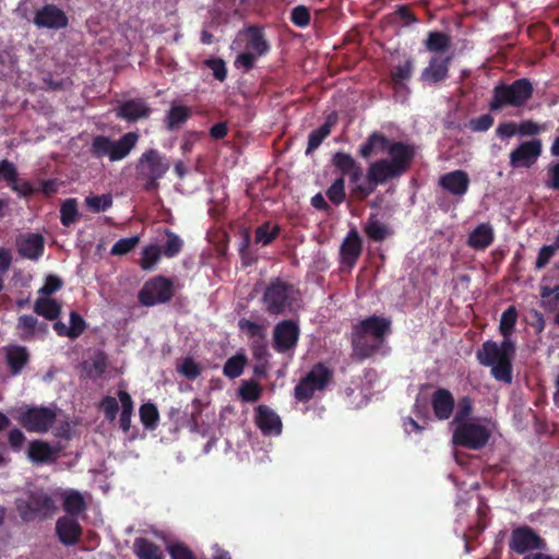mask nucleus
Masks as SVG:
<instances>
[{
	"instance_id": "1",
	"label": "nucleus",
	"mask_w": 559,
	"mask_h": 559,
	"mask_svg": "<svg viewBox=\"0 0 559 559\" xmlns=\"http://www.w3.org/2000/svg\"><path fill=\"white\" fill-rule=\"evenodd\" d=\"M390 318L372 314L357 322L350 333L353 357L364 361L376 355L391 333Z\"/></svg>"
},
{
	"instance_id": "2",
	"label": "nucleus",
	"mask_w": 559,
	"mask_h": 559,
	"mask_svg": "<svg viewBox=\"0 0 559 559\" xmlns=\"http://www.w3.org/2000/svg\"><path fill=\"white\" fill-rule=\"evenodd\" d=\"M264 311L272 317L296 314L301 307L300 289L277 276L265 285L261 297Z\"/></svg>"
},
{
	"instance_id": "3",
	"label": "nucleus",
	"mask_w": 559,
	"mask_h": 559,
	"mask_svg": "<svg viewBox=\"0 0 559 559\" xmlns=\"http://www.w3.org/2000/svg\"><path fill=\"white\" fill-rule=\"evenodd\" d=\"M515 350L516 346L512 340H503L501 344L488 340L477 349L476 358L481 366L491 368L490 373L497 381L511 384Z\"/></svg>"
},
{
	"instance_id": "4",
	"label": "nucleus",
	"mask_w": 559,
	"mask_h": 559,
	"mask_svg": "<svg viewBox=\"0 0 559 559\" xmlns=\"http://www.w3.org/2000/svg\"><path fill=\"white\" fill-rule=\"evenodd\" d=\"M245 38L246 51L240 52L235 59V67L243 73L250 72L260 57L271 51V44L266 38L264 27L258 24H249L239 33Z\"/></svg>"
},
{
	"instance_id": "5",
	"label": "nucleus",
	"mask_w": 559,
	"mask_h": 559,
	"mask_svg": "<svg viewBox=\"0 0 559 559\" xmlns=\"http://www.w3.org/2000/svg\"><path fill=\"white\" fill-rule=\"evenodd\" d=\"M534 87L526 79H518L511 84H498L492 90V97L489 102L490 111H499L506 107H523L533 96Z\"/></svg>"
},
{
	"instance_id": "6",
	"label": "nucleus",
	"mask_w": 559,
	"mask_h": 559,
	"mask_svg": "<svg viewBox=\"0 0 559 559\" xmlns=\"http://www.w3.org/2000/svg\"><path fill=\"white\" fill-rule=\"evenodd\" d=\"M169 168L170 162L157 148L144 151L135 166L136 177L143 182L145 191L156 190L159 187V180Z\"/></svg>"
},
{
	"instance_id": "7",
	"label": "nucleus",
	"mask_w": 559,
	"mask_h": 559,
	"mask_svg": "<svg viewBox=\"0 0 559 559\" xmlns=\"http://www.w3.org/2000/svg\"><path fill=\"white\" fill-rule=\"evenodd\" d=\"M400 177L401 174L389 163V158H381L369 165L366 183L356 185L352 188L350 193L357 200H365L374 192L379 185Z\"/></svg>"
},
{
	"instance_id": "8",
	"label": "nucleus",
	"mask_w": 559,
	"mask_h": 559,
	"mask_svg": "<svg viewBox=\"0 0 559 559\" xmlns=\"http://www.w3.org/2000/svg\"><path fill=\"white\" fill-rule=\"evenodd\" d=\"M491 437L488 427L469 421L455 426L452 435V442L456 447L478 451L485 448Z\"/></svg>"
},
{
	"instance_id": "9",
	"label": "nucleus",
	"mask_w": 559,
	"mask_h": 559,
	"mask_svg": "<svg viewBox=\"0 0 559 559\" xmlns=\"http://www.w3.org/2000/svg\"><path fill=\"white\" fill-rule=\"evenodd\" d=\"M174 295L175 289L173 280L163 275H157L145 282L139 292L138 298L141 305L152 307L170 301Z\"/></svg>"
},
{
	"instance_id": "10",
	"label": "nucleus",
	"mask_w": 559,
	"mask_h": 559,
	"mask_svg": "<svg viewBox=\"0 0 559 559\" xmlns=\"http://www.w3.org/2000/svg\"><path fill=\"white\" fill-rule=\"evenodd\" d=\"M57 413L55 409L46 406H33L21 412L17 416L19 423L29 432L45 433L55 424Z\"/></svg>"
},
{
	"instance_id": "11",
	"label": "nucleus",
	"mask_w": 559,
	"mask_h": 559,
	"mask_svg": "<svg viewBox=\"0 0 559 559\" xmlns=\"http://www.w3.org/2000/svg\"><path fill=\"white\" fill-rule=\"evenodd\" d=\"M299 337L300 328L298 322L292 319L282 320L273 329V348L280 354L294 350Z\"/></svg>"
},
{
	"instance_id": "12",
	"label": "nucleus",
	"mask_w": 559,
	"mask_h": 559,
	"mask_svg": "<svg viewBox=\"0 0 559 559\" xmlns=\"http://www.w3.org/2000/svg\"><path fill=\"white\" fill-rule=\"evenodd\" d=\"M543 144L542 140L533 139L531 141L522 142L509 155V165L513 169L531 168L533 167L538 157L542 155Z\"/></svg>"
},
{
	"instance_id": "13",
	"label": "nucleus",
	"mask_w": 559,
	"mask_h": 559,
	"mask_svg": "<svg viewBox=\"0 0 559 559\" xmlns=\"http://www.w3.org/2000/svg\"><path fill=\"white\" fill-rule=\"evenodd\" d=\"M509 547L515 554L524 555L530 550L542 549L544 540L530 526H520L512 531Z\"/></svg>"
},
{
	"instance_id": "14",
	"label": "nucleus",
	"mask_w": 559,
	"mask_h": 559,
	"mask_svg": "<svg viewBox=\"0 0 559 559\" xmlns=\"http://www.w3.org/2000/svg\"><path fill=\"white\" fill-rule=\"evenodd\" d=\"M362 253V239L356 228H352L340 247V263L352 270Z\"/></svg>"
},
{
	"instance_id": "15",
	"label": "nucleus",
	"mask_w": 559,
	"mask_h": 559,
	"mask_svg": "<svg viewBox=\"0 0 559 559\" xmlns=\"http://www.w3.org/2000/svg\"><path fill=\"white\" fill-rule=\"evenodd\" d=\"M33 23L39 28L60 29L68 26L69 19L57 5L45 4L36 11Z\"/></svg>"
},
{
	"instance_id": "16",
	"label": "nucleus",
	"mask_w": 559,
	"mask_h": 559,
	"mask_svg": "<svg viewBox=\"0 0 559 559\" xmlns=\"http://www.w3.org/2000/svg\"><path fill=\"white\" fill-rule=\"evenodd\" d=\"M390 155L389 163L403 176L412 165L415 156L414 147L404 142H390L385 148Z\"/></svg>"
},
{
	"instance_id": "17",
	"label": "nucleus",
	"mask_w": 559,
	"mask_h": 559,
	"mask_svg": "<svg viewBox=\"0 0 559 559\" xmlns=\"http://www.w3.org/2000/svg\"><path fill=\"white\" fill-rule=\"evenodd\" d=\"M471 179L465 170L456 169L439 177L438 185L453 197H464L469 188Z\"/></svg>"
},
{
	"instance_id": "18",
	"label": "nucleus",
	"mask_w": 559,
	"mask_h": 559,
	"mask_svg": "<svg viewBox=\"0 0 559 559\" xmlns=\"http://www.w3.org/2000/svg\"><path fill=\"white\" fill-rule=\"evenodd\" d=\"M451 60V56L444 58L439 56L431 57L428 66L420 73V81L430 85L445 81L449 78Z\"/></svg>"
},
{
	"instance_id": "19",
	"label": "nucleus",
	"mask_w": 559,
	"mask_h": 559,
	"mask_svg": "<svg viewBox=\"0 0 559 559\" xmlns=\"http://www.w3.org/2000/svg\"><path fill=\"white\" fill-rule=\"evenodd\" d=\"M56 535L64 546H74L81 539L82 526L71 516H61L56 522Z\"/></svg>"
},
{
	"instance_id": "20",
	"label": "nucleus",
	"mask_w": 559,
	"mask_h": 559,
	"mask_svg": "<svg viewBox=\"0 0 559 559\" xmlns=\"http://www.w3.org/2000/svg\"><path fill=\"white\" fill-rule=\"evenodd\" d=\"M152 112L148 104L142 98H132L123 102L117 109V117L128 122L146 119Z\"/></svg>"
},
{
	"instance_id": "21",
	"label": "nucleus",
	"mask_w": 559,
	"mask_h": 559,
	"mask_svg": "<svg viewBox=\"0 0 559 559\" xmlns=\"http://www.w3.org/2000/svg\"><path fill=\"white\" fill-rule=\"evenodd\" d=\"M4 354L5 364L12 377L19 376L31 359L29 352L22 345L5 346Z\"/></svg>"
},
{
	"instance_id": "22",
	"label": "nucleus",
	"mask_w": 559,
	"mask_h": 559,
	"mask_svg": "<svg viewBox=\"0 0 559 559\" xmlns=\"http://www.w3.org/2000/svg\"><path fill=\"white\" fill-rule=\"evenodd\" d=\"M56 509L53 499L45 492H32L26 501V511L23 513V519L27 515H41L44 518L50 516Z\"/></svg>"
},
{
	"instance_id": "23",
	"label": "nucleus",
	"mask_w": 559,
	"mask_h": 559,
	"mask_svg": "<svg viewBox=\"0 0 559 559\" xmlns=\"http://www.w3.org/2000/svg\"><path fill=\"white\" fill-rule=\"evenodd\" d=\"M431 406L435 416L439 420H447L453 414L455 401L448 389L439 388L432 393Z\"/></svg>"
},
{
	"instance_id": "24",
	"label": "nucleus",
	"mask_w": 559,
	"mask_h": 559,
	"mask_svg": "<svg viewBox=\"0 0 559 559\" xmlns=\"http://www.w3.org/2000/svg\"><path fill=\"white\" fill-rule=\"evenodd\" d=\"M140 135L136 132H127L119 140L109 138V160L118 162L124 159L139 142Z\"/></svg>"
},
{
	"instance_id": "25",
	"label": "nucleus",
	"mask_w": 559,
	"mask_h": 559,
	"mask_svg": "<svg viewBox=\"0 0 559 559\" xmlns=\"http://www.w3.org/2000/svg\"><path fill=\"white\" fill-rule=\"evenodd\" d=\"M255 424L264 435H278L282 431L280 416L266 405H259L255 408Z\"/></svg>"
},
{
	"instance_id": "26",
	"label": "nucleus",
	"mask_w": 559,
	"mask_h": 559,
	"mask_svg": "<svg viewBox=\"0 0 559 559\" xmlns=\"http://www.w3.org/2000/svg\"><path fill=\"white\" fill-rule=\"evenodd\" d=\"M27 456L33 463L48 464L56 461L58 450L46 441L34 440L28 444Z\"/></svg>"
},
{
	"instance_id": "27",
	"label": "nucleus",
	"mask_w": 559,
	"mask_h": 559,
	"mask_svg": "<svg viewBox=\"0 0 559 559\" xmlns=\"http://www.w3.org/2000/svg\"><path fill=\"white\" fill-rule=\"evenodd\" d=\"M495 240L493 228L489 223L477 225L467 237V246L475 250H485Z\"/></svg>"
},
{
	"instance_id": "28",
	"label": "nucleus",
	"mask_w": 559,
	"mask_h": 559,
	"mask_svg": "<svg viewBox=\"0 0 559 559\" xmlns=\"http://www.w3.org/2000/svg\"><path fill=\"white\" fill-rule=\"evenodd\" d=\"M19 253L29 260H38L45 250L44 237L40 234H28L19 241Z\"/></svg>"
},
{
	"instance_id": "29",
	"label": "nucleus",
	"mask_w": 559,
	"mask_h": 559,
	"mask_svg": "<svg viewBox=\"0 0 559 559\" xmlns=\"http://www.w3.org/2000/svg\"><path fill=\"white\" fill-rule=\"evenodd\" d=\"M314 389L323 391L333 379V370L323 362L312 366L310 371L304 377Z\"/></svg>"
},
{
	"instance_id": "30",
	"label": "nucleus",
	"mask_w": 559,
	"mask_h": 559,
	"mask_svg": "<svg viewBox=\"0 0 559 559\" xmlns=\"http://www.w3.org/2000/svg\"><path fill=\"white\" fill-rule=\"evenodd\" d=\"M133 552L139 559H164L159 546L145 537L134 539Z\"/></svg>"
},
{
	"instance_id": "31",
	"label": "nucleus",
	"mask_w": 559,
	"mask_h": 559,
	"mask_svg": "<svg viewBox=\"0 0 559 559\" xmlns=\"http://www.w3.org/2000/svg\"><path fill=\"white\" fill-rule=\"evenodd\" d=\"M389 144V139L380 133V132H373L371 133L367 140L360 145L359 147V154L364 158H368L373 153H377L379 151H385Z\"/></svg>"
},
{
	"instance_id": "32",
	"label": "nucleus",
	"mask_w": 559,
	"mask_h": 559,
	"mask_svg": "<svg viewBox=\"0 0 559 559\" xmlns=\"http://www.w3.org/2000/svg\"><path fill=\"white\" fill-rule=\"evenodd\" d=\"M118 399L121 403V413L119 417V426L127 433L131 428V417L133 415L134 404L131 395L123 390H119Z\"/></svg>"
},
{
	"instance_id": "33",
	"label": "nucleus",
	"mask_w": 559,
	"mask_h": 559,
	"mask_svg": "<svg viewBox=\"0 0 559 559\" xmlns=\"http://www.w3.org/2000/svg\"><path fill=\"white\" fill-rule=\"evenodd\" d=\"M364 231L374 242H382L390 235L389 227L381 223L374 214H371L367 219Z\"/></svg>"
},
{
	"instance_id": "34",
	"label": "nucleus",
	"mask_w": 559,
	"mask_h": 559,
	"mask_svg": "<svg viewBox=\"0 0 559 559\" xmlns=\"http://www.w3.org/2000/svg\"><path fill=\"white\" fill-rule=\"evenodd\" d=\"M34 311L47 320L53 321L61 313L60 304L49 297L38 298L34 304Z\"/></svg>"
},
{
	"instance_id": "35",
	"label": "nucleus",
	"mask_w": 559,
	"mask_h": 559,
	"mask_svg": "<svg viewBox=\"0 0 559 559\" xmlns=\"http://www.w3.org/2000/svg\"><path fill=\"white\" fill-rule=\"evenodd\" d=\"M192 116V110L188 106L175 105L173 106L165 118L166 128L169 131L179 128Z\"/></svg>"
},
{
	"instance_id": "36",
	"label": "nucleus",
	"mask_w": 559,
	"mask_h": 559,
	"mask_svg": "<svg viewBox=\"0 0 559 559\" xmlns=\"http://www.w3.org/2000/svg\"><path fill=\"white\" fill-rule=\"evenodd\" d=\"M139 416L145 429L155 430L157 428L159 424V412L154 403L147 402L142 404L139 409Z\"/></svg>"
},
{
	"instance_id": "37",
	"label": "nucleus",
	"mask_w": 559,
	"mask_h": 559,
	"mask_svg": "<svg viewBox=\"0 0 559 559\" xmlns=\"http://www.w3.org/2000/svg\"><path fill=\"white\" fill-rule=\"evenodd\" d=\"M425 46L431 52H444L451 46V37L443 32H429Z\"/></svg>"
},
{
	"instance_id": "38",
	"label": "nucleus",
	"mask_w": 559,
	"mask_h": 559,
	"mask_svg": "<svg viewBox=\"0 0 559 559\" xmlns=\"http://www.w3.org/2000/svg\"><path fill=\"white\" fill-rule=\"evenodd\" d=\"M281 233V227L275 225L271 228L270 222H264L255 228L254 241L262 246H267L274 241Z\"/></svg>"
},
{
	"instance_id": "39",
	"label": "nucleus",
	"mask_w": 559,
	"mask_h": 559,
	"mask_svg": "<svg viewBox=\"0 0 559 559\" xmlns=\"http://www.w3.org/2000/svg\"><path fill=\"white\" fill-rule=\"evenodd\" d=\"M63 509L70 515H79L86 509L83 496L76 490H71L66 493L63 498Z\"/></svg>"
},
{
	"instance_id": "40",
	"label": "nucleus",
	"mask_w": 559,
	"mask_h": 559,
	"mask_svg": "<svg viewBox=\"0 0 559 559\" xmlns=\"http://www.w3.org/2000/svg\"><path fill=\"white\" fill-rule=\"evenodd\" d=\"M78 201L74 198L66 199L60 206V222L69 227L79 219Z\"/></svg>"
},
{
	"instance_id": "41",
	"label": "nucleus",
	"mask_w": 559,
	"mask_h": 559,
	"mask_svg": "<svg viewBox=\"0 0 559 559\" xmlns=\"http://www.w3.org/2000/svg\"><path fill=\"white\" fill-rule=\"evenodd\" d=\"M518 321V311L514 306L508 307L501 314L499 331L503 340H511L510 336L514 331Z\"/></svg>"
},
{
	"instance_id": "42",
	"label": "nucleus",
	"mask_w": 559,
	"mask_h": 559,
	"mask_svg": "<svg viewBox=\"0 0 559 559\" xmlns=\"http://www.w3.org/2000/svg\"><path fill=\"white\" fill-rule=\"evenodd\" d=\"M474 411V401L471 396L464 395L459 399L456 412L454 414L453 424L469 423V418Z\"/></svg>"
},
{
	"instance_id": "43",
	"label": "nucleus",
	"mask_w": 559,
	"mask_h": 559,
	"mask_svg": "<svg viewBox=\"0 0 559 559\" xmlns=\"http://www.w3.org/2000/svg\"><path fill=\"white\" fill-rule=\"evenodd\" d=\"M332 123L328 120L318 129L310 132L308 136V145L306 153L309 154L312 151L317 150L321 143L331 134Z\"/></svg>"
},
{
	"instance_id": "44",
	"label": "nucleus",
	"mask_w": 559,
	"mask_h": 559,
	"mask_svg": "<svg viewBox=\"0 0 559 559\" xmlns=\"http://www.w3.org/2000/svg\"><path fill=\"white\" fill-rule=\"evenodd\" d=\"M332 164L341 173V177L343 178L359 165L350 154L345 152H336L332 157Z\"/></svg>"
},
{
	"instance_id": "45",
	"label": "nucleus",
	"mask_w": 559,
	"mask_h": 559,
	"mask_svg": "<svg viewBox=\"0 0 559 559\" xmlns=\"http://www.w3.org/2000/svg\"><path fill=\"white\" fill-rule=\"evenodd\" d=\"M162 250L157 245H148L143 248L142 257L140 259V266L144 271L152 270L159 261Z\"/></svg>"
},
{
	"instance_id": "46",
	"label": "nucleus",
	"mask_w": 559,
	"mask_h": 559,
	"mask_svg": "<svg viewBox=\"0 0 559 559\" xmlns=\"http://www.w3.org/2000/svg\"><path fill=\"white\" fill-rule=\"evenodd\" d=\"M85 205L93 213L105 212L112 206V197L109 193L90 195L85 198Z\"/></svg>"
},
{
	"instance_id": "47",
	"label": "nucleus",
	"mask_w": 559,
	"mask_h": 559,
	"mask_svg": "<svg viewBox=\"0 0 559 559\" xmlns=\"http://www.w3.org/2000/svg\"><path fill=\"white\" fill-rule=\"evenodd\" d=\"M165 235L167 237V240L163 247L162 253L166 258H175L181 252L183 248V241L178 235L173 233L170 229H165Z\"/></svg>"
},
{
	"instance_id": "48",
	"label": "nucleus",
	"mask_w": 559,
	"mask_h": 559,
	"mask_svg": "<svg viewBox=\"0 0 559 559\" xmlns=\"http://www.w3.org/2000/svg\"><path fill=\"white\" fill-rule=\"evenodd\" d=\"M262 386L255 381H245L239 388V396L243 402L254 403L260 400Z\"/></svg>"
},
{
	"instance_id": "49",
	"label": "nucleus",
	"mask_w": 559,
	"mask_h": 559,
	"mask_svg": "<svg viewBox=\"0 0 559 559\" xmlns=\"http://www.w3.org/2000/svg\"><path fill=\"white\" fill-rule=\"evenodd\" d=\"M246 362L247 360L245 356H233L226 360L223 373L230 379L238 378L242 373Z\"/></svg>"
},
{
	"instance_id": "50",
	"label": "nucleus",
	"mask_w": 559,
	"mask_h": 559,
	"mask_svg": "<svg viewBox=\"0 0 559 559\" xmlns=\"http://www.w3.org/2000/svg\"><path fill=\"white\" fill-rule=\"evenodd\" d=\"M328 199L335 205H340L345 201V180L343 177L336 178L326 190Z\"/></svg>"
},
{
	"instance_id": "51",
	"label": "nucleus",
	"mask_w": 559,
	"mask_h": 559,
	"mask_svg": "<svg viewBox=\"0 0 559 559\" xmlns=\"http://www.w3.org/2000/svg\"><path fill=\"white\" fill-rule=\"evenodd\" d=\"M238 326L241 331H243L250 338L258 340L265 337V328L262 324L253 322L248 319H240L238 322Z\"/></svg>"
},
{
	"instance_id": "52",
	"label": "nucleus",
	"mask_w": 559,
	"mask_h": 559,
	"mask_svg": "<svg viewBox=\"0 0 559 559\" xmlns=\"http://www.w3.org/2000/svg\"><path fill=\"white\" fill-rule=\"evenodd\" d=\"M38 320L36 317L31 314H23L17 319V329L23 330L24 334L21 335L23 340H29L34 337Z\"/></svg>"
},
{
	"instance_id": "53",
	"label": "nucleus",
	"mask_w": 559,
	"mask_h": 559,
	"mask_svg": "<svg viewBox=\"0 0 559 559\" xmlns=\"http://www.w3.org/2000/svg\"><path fill=\"white\" fill-rule=\"evenodd\" d=\"M140 242V236L121 238L110 249L111 255H123L131 252Z\"/></svg>"
},
{
	"instance_id": "54",
	"label": "nucleus",
	"mask_w": 559,
	"mask_h": 559,
	"mask_svg": "<svg viewBox=\"0 0 559 559\" xmlns=\"http://www.w3.org/2000/svg\"><path fill=\"white\" fill-rule=\"evenodd\" d=\"M414 72V63L412 59H407L403 64L394 67L391 71L392 81L397 84L407 81L412 78Z\"/></svg>"
},
{
	"instance_id": "55",
	"label": "nucleus",
	"mask_w": 559,
	"mask_h": 559,
	"mask_svg": "<svg viewBox=\"0 0 559 559\" xmlns=\"http://www.w3.org/2000/svg\"><path fill=\"white\" fill-rule=\"evenodd\" d=\"M91 154L96 158H109V136L97 135L93 139L91 144Z\"/></svg>"
},
{
	"instance_id": "56",
	"label": "nucleus",
	"mask_w": 559,
	"mask_h": 559,
	"mask_svg": "<svg viewBox=\"0 0 559 559\" xmlns=\"http://www.w3.org/2000/svg\"><path fill=\"white\" fill-rule=\"evenodd\" d=\"M290 21L297 27H306L310 24L311 13L305 5H297L290 12Z\"/></svg>"
},
{
	"instance_id": "57",
	"label": "nucleus",
	"mask_w": 559,
	"mask_h": 559,
	"mask_svg": "<svg viewBox=\"0 0 559 559\" xmlns=\"http://www.w3.org/2000/svg\"><path fill=\"white\" fill-rule=\"evenodd\" d=\"M316 391L318 390L302 378L294 389V396L297 401L305 403L313 397Z\"/></svg>"
},
{
	"instance_id": "58",
	"label": "nucleus",
	"mask_w": 559,
	"mask_h": 559,
	"mask_svg": "<svg viewBox=\"0 0 559 559\" xmlns=\"http://www.w3.org/2000/svg\"><path fill=\"white\" fill-rule=\"evenodd\" d=\"M99 408L108 421H114L119 411V404L116 397L105 396L99 403Z\"/></svg>"
},
{
	"instance_id": "59",
	"label": "nucleus",
	"mask_w": 559,
	"mask_h": 559,
	"mask_svg": "<svg viewBox=\"0 0 559 559\" xmlns=\"http://www.w3.org/2000/svg\"><path fill=\"white\" fill-rule=\"evenodd\" d=\"M495 119L490 114L481 115L468 121L467 127L473 132H485L493 126Z\"/></svg>"
},
{
	"instance_id": "60",
	"label": "nucleus",
	"mask_w": 559,
	"mask_h": 559,
	"mask_svg": "<svg viewBox=\"0 0 559 559\" xmlns=\"http://www.w3.org/2000/svg\"><path fill=\"white\" fill-rule=\"evenodd\" d=\"M204 64L212 70V73H213V76L221 81V82H224L227 78V68H226V63L223 59L221 58H213V59H206L204 61Z\"/></svg>"
},
{
	"instance_id": "61",
	"label": "nucleus",
	"mask_w": 559,
	"mask_h": 559,
	"mask_svg": "<svg viewBox=\"0 0 559 559\" xmlns=\"http://www.w3.org/2000/svg\"><path fill=\"white\" fill-rule=\"evenodd\" d=\"M86 329V323L84 319L76 312H70V326H69V337L74 340L78 338Z\"/></svg>"
},
{
	"instance_id": "62",
	"label": "nucleus",
	"mask_w": 559,
	"mask_h": 559,
	"mask_svg": "<svg viewBox=\"0 0 559 559\" xmlns=\"http://www.w3.org/2000/svg\"><path fill=\"white\" fill-rule=\"evenodd\" d=\"M19 173L15 165L8 159L0 160V179L10 187L17 179Z\"/></svg>"
},
{
	"instance_id": "63",
	"label": "nucleus",
	"mask_w": 559,
	"mask_h": 559,
	"mask_svg": "<svg viewBox=\"0 0 559 559\" xmlns=\"http://www.w3.org/2000/svg\"><path fill=\"white\" fill-rule=\"evenodd\" d=\"M558 249L559 247H557L555 242L548 246H543L538 251L535 267L538 270L544 269Z\"/></svg>"
},
{
	"instance_id": "64",
	"label": "nucleus",
	"mask_w": 559,
	"mask_h": 559,
	"mask_svg": "<svg viewBox=\"0 0 559 559\" xmlns=\"http://www.w3.org/2000/svg\"><path fill=\"white\" fill-rule=\"evenodd\" d=\"M171 559H197L193 551L183 543H175L168 546Z\"/></svg>"
}]
</instances>
